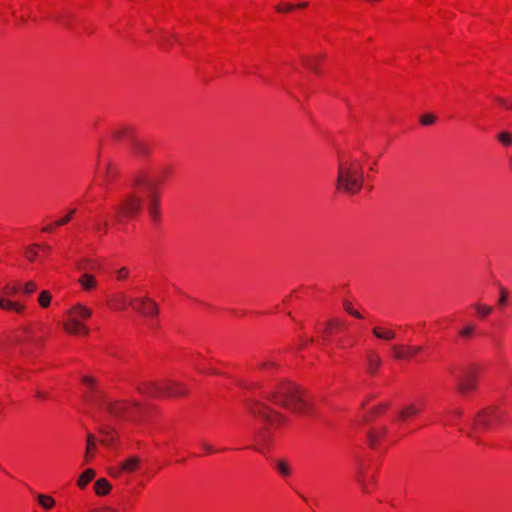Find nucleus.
Here are the masks:
<instances>
[{
  "label": "nucleus",
  "instance_id": "nucleus-1",
  "mask_svg": "<svg viewBox=\"0 0 512 512\" xmlns=\"http://www.w3.org/2000/svg\"><path fill=\"white\" fill-rule=\"evenodd\" d=\"M364 185V171L361 162L352 157L339 158L335 188L347 195L358 194Z\"/></svg>",
  "mask_w": 512,
  "mask_h": 512
},
{
  "label": "nucleus",
  "instance_id": "nucleus-2",
  "mask_svg": "<svg viewBox=\"0 0 512 512\" xmlns=\"http://www.w3.org/2000/svg\"><path fill=\"white\" fill-rule=\"evenodd\" d=\"M250 412L259 418L264 426L255 434V449L264 452L272 442L270 427L276 426L285 420L284 416L271 409L263 402H255L250 407Z\"/></svg>",
  "mask_w": 512,
  "mask_h": 512
},
{
  "label": "nucleus",
  "instance_id": "nucleus-3",
  "mask_svg": "<svg viewBox=\"0 0 512 512\" xmlns=\"http://www.w3.org/2000/svg\"><path fill=\"white\" fill-rule=\"evenodd\" d=\"M269 399L276 405L298 414H308L310 404L304 398L303 391L293 383H285L272 392Z\"/></svg>",
  "mask_w": 512,
  "mask_h": 512
},
{
  "label": "nucleus",
  "instance_id": "nucleus-4",
  "mask_svg": "<svg viewBox=\"0 0 512 512\" xmlns=\"http://www.w3.org/2000/svg\"><path fill=\"white\" fill-rule=\"evenodd\" d=\"M136 389L138 392L153 398L180 397L187 393V388L184 384L172 380L142 382L136 386Z\"/></svg>",
  "mask_w": 512,
  "mask_h": 512
},
{
  "label": "nucleus",
  "instance_id": "nucleus-5",
  "mask_svg": "<svg viewBox=\"0 0 512 512\" xmlns=\"http://www.w3.org/2000/svg\"><path fill=\"white\" fill-rule=\"evenodd\" d=\"M504 417L505 413L501 409L497 407H487L476 414L471 424V431L468 435L476 439L478 433L493 428L498 423H501Z\"/></svg>",
  "mask_w": 512,
  "mask_h": 512
},
{
  "label": "nucleus",
  "instance_id": "nucleus-6",
  "mask_svg": "<svg viewBox=\"0 0 512 512\" xmlns=\"http://www.w3.org/2000/svg\"><path fill=\"white\" fill-rule=\"evenodd\" d=\"M92 311L82 305L76 304L67 311V319L63 323L64 330L72 335H87L89 328L82 322V320L90 318Z\"/></svg>",
  "mask_w": 512,
  "mask_h": 512
},
{
  "label": "nucleus",
  "instance_id": "nucleus-7",
  "mask_svg": "<svg viewBox=\"0 0 512 512\" xmlns=\"http://www.w3.org/2000/svg\"><path fill=\"white\" fill-rule=\"evenodd\" d=\"M135 186L144 185L147 191V212L154 223H159L161 219L160 194L155 184L141 176H137L134 181Z\"/></svg>",
  "mask_w": 512,
  "mask_h": 512
},
{
  "label": "nucleus",
  "instance_id": "nucleus-8",
  "mask_svg": "<svg viewBox=\"0 0 512 512\" xmlns=\"http://www.w3.org/2000/svg\"><path fill=\"white\" fill-rule=\"evenodd\" d=\"M141 209L142 198L135 193H129L116 207V221L122 223L125 219H132L141 212Z\"/></svg>",
  "mask_w": 512,
  "mask_h": 512
},
{
  "label": "nucleus",
  "instance_id": "nucleus-9",
  "mask_svg": "<svg viewBox=\"0 0 512 512\" xmlns=\"http://www.w3.org/2000/svg\"><path fill=\"white\" fill-rule=\"evenodd\" d=\"M477 381V371L474 367L463 368L457 376L456 389L461 395L466 396L469 392L476 390Z\"/></svg>",
  "mask_w": 512,
  "mask_h": 512
},
{
  "label": "nucleus",
  "instance_id": "nucleus-10",
  "mask_svg": "<svg viewBox=\"0 0 512 512\" xmlns=\"http://www.w3.org/2000/svg\"><path fill=\"white\" fill-rule=\"evenodd\" d=\"M130 305L145 317H153L158 314V306L148 297L132 298Z\"/></svg>",
  "mask_w": 512,
  "mask_h": 512
},
{
  "label": "nucleus",
  "instance_id": "nucleus-11",
  "mask_svg": "<svg viewBox=\"0 0 512 512\" xmlns=\"http://www.w3.org/2000/svg\"><path fill=\"white\" fill-rule=\"evenodd\" d=\"M140 458L137 456H131L125 461L121 462L118 468L110 469V475L118 477L122 472L132 473L140 466Z\"/></svg>",
  "mask_w": 512,
  "mask_h": 512
},
{
  "label": "nucleus",
  "instance_id": "nucleus-12",
  "mask_svg": "<svg viewBox=\"0 0 512 512\" xmlns=\"http://www.w3.org/2000/svg\"><path fill=\"white\" fill-rule=\"evenodd\" d=\"M391 348L394 358L397 360L411 359L422 351L421 346H410L407 349H403L401 346L393 345Z\"/></svg>",
  "mask_w": 512,
  "mask_h": 512
},
{
  "label": "nucleus",
  "instance_id": "nucleus-13",
  "mask_svg": "<svg viewBox=\"0 0 512 512\" xmlns=\"http://www.w3.org/2000/svg\"><path fill=\"white\" fill-rule=\"evenodd\" d=\"M103 404L105 405L110 414L117 417L123 415L129 409L130 406L137 407L139 405L137 402L125 403L122 401L104 402Z\"/></svg>",
  "mask_w": 512,
  "mask_h": 512
},
{
  "label": "nucleus",
  "instance_id": "nucleus-14",
  "mask_svg": "<svg viewBox=\"0 0 512 512\" xmlns=\"http://www.w3.org/2000/svg\"><path fill=\"white\" fill-rule=\"evenodd\" d=\"M39 250H51V246L46 243H33L24 250V256L29 262H34L39 258Z\"/></svg>",
  "mask_w": 512,
  "mask_h": 512
},
{
  "label": "nucleus",
  "instance_id": "nucleus-15",
  "mask_svg": "<svg viewBox=\"0 0 512 512\" xmlns=\"http://www.w3.org/2000/svg\"><path fill=\"white\" fill-rule=\"evenodd\" d=\"M131 152L135 155V156H139V157H145L149 154L150 152V149L148 147V145L138 139H136L135 137H132V140H131Z\"/></svg>",
  "mask_w": 512,
  "mask_h": 512
},
{
  "label": "nucleus",
  "instance_id": "nucleus-16",
  "mask_svg": "<svg viewBox=\"0 0 512 512\" xmlns=\"http://www.w3.org/2000/svg\"><path fill=\"white\" fill-rule=\"evenodd\" d=\"M96 441H97V439L93 434H91V433L87 434L86 450H85V454H84V462L85 463L90 462V460L92 459L93 454L96 450Z\"/></svg>",
  "mask_w": 512,
  "mask_h": 512
},
{
  "label": "nucleus",
  "instance_id": "nucleus-17",
  "mask_svg": "<svg viewBox=\"0 0 512 512\" xmlns=\"http://www.w3.org/2000/svg\"><path fill=\"white\" fill-rule=\"evenodd\" d=\"M422 409V404H414L411 403L409 405H406L400 412H399V418L401 420H407L408 418L417 415Z\"/></svg>",
  "mask_w": 512,
  "mask_h": 512
},
{
  "label": "nucleus",
  "instance_id": "nucleus-18",
  "mask_svg": "<svg viewBox=\"0 0 512 512\" xmlns=\"http://www.w3.org/2000/svg\"><path fill=\"white\" fill-rule=\"evenodd\" d=\"M382 360L380 356L375 352H369L367 354V369L370 374H374L380 367Z\"/></svg>",
  "mask_w": 512,
  "mask_h": 512
},
{
  "label": "nucleus",
  "instance_id": "nucleus-19",
  "mask_svg": "<svg viewBox=\"0 0 512 512\" xmlns=\"http://www.w3.org/2000/svg\"><path fill=\"white\" fill-rule=\"evenodd\" d=\"M111 489V484L105 478L98 479L94 484L95 493L99 496L107 495Z\"/></svg>",
  "mask_w": 512,
  "mask_h": 512
},
{
  "label": "nucleus",
  "instance_id": "nucleus-20",
  "mask_svg": "<svg viewBox=\"0 0 512 512\" xmlns=\"http://www.w3.org/2000/svg\"><path fill=\"white\" fill-rule=\"evenodd\" d=\"M372 333L375 337L386 341L392 340L396 336L394 331L389 329H383L381 327L373 328Z\"/></svg>",
  "mask_w": 512,
  "mask_h": 512
},
{
  "label": "nucleus",
  "instance_id": "nucleus-21",
  "mask_svg": "<svg viewBox=\"0 0 512 512\" xmlns=\"http://www.w3.org/2000/svg\"><path fill=\"white\" fill-rule=\"evenodd\" d=\"M84 290H91L96 286V279L93 275L84 273L78 280Z\"/></svg>",
  "mask_w": 512,
  "mask_h": 512
},
{
  "label": "nucleus",
  "instance_id": "nucleus-22",
  "mask_svg": "<svg viewBox=\"0 0 512 512\" xmlns=\"http://www.w3.org/2000/svg\"><path fill=\"white\" fill-rule=\"evenodd\" d=\"M100 434L103 435V438L101 439V443L107 446H111L115 441V436L112 430L109 427L101 426L99 428Z\"/></svg>",
  "mask_w": 512,
  "mask_h": 512
},
{
  "label": "nucleus",
  "instance_id": "nucleus-23",
  "mask_svg": "<svg viewBox=\"0 0 512 512\" xmlns=\"http://www.w3.org/2000/svg\"><path fill=\"white\" fill-rule=\"evenodd\" d=\"M275 467L282 477H289L291 475V466L285 459L276 460Z\"/></svg>",
  "mask_w": 512,
  "mask_h": 512
},
{
  "label": "nucleus",
  "instance_id": "nucleus-24",
  "mask_svg": "<svg viewBox=\"0 0 512 512\" xmlns=\"http://www.w3.org/2000/svg\"><path fill=\"white\" fill-rule=\"evenodd\" d=\"M96 472L93 469H86L79 477L77 485L85 488L87 484L95 477Z\"/></svg>",
  "mask_w": 512,
  "mask_h": 512
},
{
  "label": "nucleus",
  "instance_id": "nucleus-25",
  "mask_svg": "<svg viewBox=\"0 0 512 512\" xmlns=\"http://www.w3.org/2000/svg\"><path fill=\"white\" fill-rule=\"evenodd\" d=\"M0 308L5 310H15L18 313H21L24 310V306L3 298H0Z\"/></svg>",
  "mask_w": 512,
  "mask_h": 512
},
{
  "label": "nucleus",
  "instance_id": "nucleus-26",
  "mask_svg": "<svg viewBox=\"0 0 512 512\" xmlns=\"http://www.w3.org/2000/svg\"><path fill=\"white\" fill-rule=\"evenodd\" d=\"M113 136L116 140H122L124 138H129L130 141L132 137H134L132 130L129 127H120L113 132Z\"/></svg>",
  "mask_w": 512,
  "mask_h": 512
},
{
  "label": "nucleus",
  "instance_id": "nucleus-27",
  "mask_svg": "<svg viewBox=\"0 0 512 512\" xmlns=\"http://www.w3.org/2000/svg\"><path fill=\"white\" fill-rule=\"evenodd\" d=\"M474 309L476 310V313L480 318H486L493 311V308L491 306L483 303H475Z\"/></svg>",
  "mask_w": 512,
  "mask_h": 512
},
{
  "label": "nucleus",
  "instance_id": "nucleus-28",
  "mask_svg": "<svg viewBox=\"0 0 512 512\" xmlns=\"http://www.w3.org/2000/svg\"><path fill=\"white\" fill-rule=\"evenodd\" d=\"M387 428L383 427L381 429H372L368 433L369 442L372 446L376 444V442L386 433Z\"/></svg>",
  "mask_w": 512,
  "mask_h": 512
},
{
  "label": "nucleus",
  "instance_id": "nucleus-29",
  "mask_svg": "<svg viewBox=\"0 0 512 512\" xmlns=\"http://www.w3.org/2000/svg\"><path fill=\"white\" fill-rule=\"evenodd\" d=\"M38 503L46 510L51 509L55 505V500L48 495L38 494L37 495Z\"/></svg>",
  "mask_w": 512,
  "mask_h": 512
},
{
  "label": "nucleus",
  "instance_id": "nucleus-30",
  "mask_svg": "<svg viewBox=\"0 0 512 512\" xmlns=\"http://www.w3.org/2000/svg\"><path fill=\"white\" fill-rule=\"evenodd\" d=\"M127 304H130V300L128 301L123 294L115 296V298L112 300V307L114 309L124 310Z\"/></svg>",
  "mask_w": 512,
  "mask_h": 512
},
{
  "label": "nucleus",
  "instance_id": "nucleus-31",
  "mask_svg": "<svg viewBox=\"0 0 512 512\" xmlns=\"http://www.w3.org/2000/svg\"><path fill=\"white\" fill-rule=\"evenodd\" d=\"M51 298H52V296H51L50 292L47 290H44L39 294L38 302L41 307L46 308L50 305Z\"/></svg>",
  "mask_w": 512,
  "mask_h": 512
},
{
  "label": "nucleus",
  "instance_id": "nucleus-32",
  "mask_svg": "<svg viewBox=\"0 0 512 512\" xmlns=\"http://www.w3.org/2000/svg\"><path fill=\"white\" fill-rule=\"evenodd\" d=\"M508 297H509L508 291L504 287L501 286L499 288L498 305L500 307L505 306L507 304V302H508Z\"/></svg>",
  "mask_w": 512,
  "mask_h": 512
},
{
  "label": "nucleus",
  "instance_id": "nucleus-33",
  "mask_svg": "<svg viewBox=\"0 0 512 512\" xmlns=\"http://www.w3.org/2000/svg\"><path fill=\"white\" fill-rule=\"evenodd\" d=\"M75 212H76V209H70L68 211V213L63 218H61V219H59V220H57L55 222V225L56 226H63L65 224H67L68 222H70L72 220L73 215L75 214Z\"/></svg>",
  "mask_w": 512,
  "mask_h": 512
},
{
  "label": "nucleus",
  "instance_id": "nucleus-34",
  "mask_svg": "<svg viewBox=\"0 0 512 512\" xmlns=\"http://www.w3.org/2000/svg\"><path fill=\"white\" fill-rule=\"evenodd\" d=\"M498 140L506 146L512 145V135L508 132H501L498 135Z\"/></svg>",
  "mask_w": 512,
  "mask_h": 512
},
{
  "label": "nucleus",
  "instance_id": "nucleus-35",
  "mask_svg": "<svg viewBox=\"0 0 512 512\" xmlns=\"http://www.w3.org/2000/svg\"><path fill=\"white\" fill-rule=\"evenodd\" d=\"M436 117L433 114H425L420 118L422 125L428 126L435 122Z\"/></svg>",
  "mask_w": 512,
  "mask_h": 512
},
{
  "label": "nucleus",
  "instance_id": "nucleus-36",
  "mask_svg": "<svg viewBox=\"0 0 512 512\" xmlns=\"http://www.w3.org/2000/svg\"><path fill=\"white\" fill-rule=\"evenodd\" d=\"M474 332V326L469 324L467 326H465L463 329L460 330V336L463 337V338H469L472 336Z\"/></svg>",
  "mask_w": 512,
  "mask_h": 512
},
{
  "label": "nucleus",
  "instance_id": "nucleus-37",
  "mask_svg": "<svg viewBox=\"0 0 512 512\" xmlns=\"http://www.w3.org/2000/svg\"><path fill=\"white\" fill-rule=\"evenodd\" d=\"M344 309H345V311H346L347 313H349L350 315H352V316H354V317H356V318H362V315H361L358 311H356V310H354V309L352 308V305H351V303H350V302H347V301H346V302H344Z\"/></svg>",
  "mask_w": 512,
  "mask_h": 512
},
{
  "label": "nucleus",
  "instance_id": "nucleus-38",
  "mask_svg": "<svg viewBox=\"0 0 512 512\" xmlns=\"http://www.w3.org/2000/svg\"><path fill=\"white\" fill-rule=\"evenodd\" d=\"M303 63L311 70L318 72L317 61L315 59L304 58Z\"/></svg>",
  "mask_w": 512,
  "mask_h": 512
},
{
  "label": "nucleus",
  "instance_id": "nucleus-39",
  "mask_svg": "<svg viewBox=\"0 0 512 512\" xmlns=\"http://www.w3.org/2000/svg\"><path fill=\"white\" fill-rule=\"evenodd\" d=\"M36 289H37L36 283H35V282H33V281H29V282H27V283L25 284L23 291H24V293H26V294H31V293H33L34 291H36Z\"/></svg>",
  "mask_w": 512,
  "mask_h": 512
},
{
  "label": "nucleus",
  "instance_id": "nucleus-40",
  "mask_svg": "<svg viewBox=\"0 0 512 512\" xmlns=\"http://www.w3.org/2000/svg\"><path fill=\"white\" fill-rule=\"evenodd\" d=\"M277 367V364L272 360H265L260 364L262 370H268Z\"/></svg>",
  "mask_w": 512,
  "mask_h": 512
},
{
  "label": "nucleus",
  "instance_id": "nucleus-41",
  "mask_svg": "<svg viewBox=\"0 0 512 512\" xmlns=\"http://www.w3.org/2000/svg\"><path fill=\"white\" fill-rule=\"evenodd\" d=\"M115 173H116V171H115L114 167L112 166V164L108 163L106 166V178L108 180H111L114 177Z\"/></svg>",
  "mask_w": 512,
  "mask_h": 512
},
{
  "label": "nucleus",
  "instance_id": "nucleus-42",
  "mask_svg": "<svg viewBox=\"0 0 512 512\" xmlns=\"http://www.w3.org/2000/svg\"><path fill=\"white\" fill-rule=\"evenodd\" d=\"M496 101L500 106H502L505 109H511V107H512V102H510L506 99L498 97V98H496Z\"/></svg>",
  "mask_w": 512,
  "mask_h": 512
},
{
  "label": "nucleus",
  "instance_id": "nucleus-43",
  "mask_svg": "<svg viewBox=\"0 0 512 512\" xmlns=\"http://www.w3.org/2000/svg\"><path fill=\"white\" fill-rule=\"evenodd\" d=\"M129 275V271L126 267H122L117 271L118 279H126Z\"/></svg>",
  "mask_w": 512,
  "mask_h": 512
},
{
  "label": "nucleus",
  "instance_id": "nucleus-44",
  "mask_svg": "<svg viewBox=\"0 0 512 512\" xmlns=\"http://www.w3.org/2000/svg\"><path fill=\"white\" fill-rule=\"evenodd\" d=\"M293 9H294V6L291 5V4H286L284 6H281V5L276 6V10L278 12H289V11H291Z\"/></svg>",
  "mask_w": 512,
  "mask_h": 512
},
{
  "label": "nucleus",
  "instance_id": "nucleus-45",
  "mask_svg": "<svg viewBox=\"0 0 512 512\" xmlns=\"http://www.w3.org/2000/svg\"><path fill=\"white\" fill-rule=\"evenodd\" d=\"M107 228H108V222L105 221L103 224L102 223H96L95 224V230L98 231V232H106L107 231Z\"/></svg>",
  "mask_w": 512,
  "mask_h": 512
},
{
  "label": "nucleus",
  "instance_id": "nucleus-46",
  "mask_svg": "<svg viewBox=\"0 0 512 512\" xmlns=\"http://www.w3.org/2000/svg\"><path fill=\"white\" fill-rule=\"evenodd\" d=\"M201 446L202 448L207 452V453H214L216 452V450L214 449L213 446H211L210 444H208L207 442L205 441H202L201 442Z\"/></svg>",
  "mask_w": 512,
  "mask_h": 512
},
{
  "label": "nucleus",
  "instance_id": "nucleus-47",
  "mask_svg": "<svg viewBox=\"0 0 512 512\" xmlns=\"http://www.w3.org/2000/svg\"><path fill=\"white\" fill-rule=\"evenodd\" d=\"M328 325L331 327L340 328V327H342L343 324L340 320L334 319V320L328 322Z\"/></svg>",
  "mask_w": 512,
  "mask_h": 512
},
{
  "label": "nucleus",
  "instance_id": "nucleus-48",
  "mask_svg": "<svg viewBox=\"0 0 512 512\" xmlns=\"http://www.w3.org/2000/svg\"><path fill=\"white\" fill-rule=\"evenodd\" d=\"M450 415L452 417L459 418V417H461L463 415V411L461 409L457 408V409L451 411Z\"/></svg>",
  "mask_w": 512,
  "mask_h": 512
},
{
  "label": "nucleus",
  "instance_id": "nucleus-49",
  "mask_svg": "<svg viewBox=\"0 0 512 512\" xmlns=\"http://www.w3.org/2000/svg\"><path fill=\"white\" fill-rule=\"evenodd\" d=\"M18 289L16 287H9L7 286L5 288V292L7 295H15L17 293Z\"/></svg>",
  "mask_w": 512,
  "mask_h": 512
},
{
  "label": "nucleus",
  "instance_id": "nucleus-50",
  "mask_svg": "<svg viewBox=\"0 0 512 512\" xmlns=\"http://www.w3.org/2000/svg\"><path fill=\"white\" fill-rule=\"evenodd\" d=\"M388 407H389V403H383V404L379 405L377 408H375L374 412L375 413H380V412L384 411Z\"/></svg>",
  "mask_w": 512,
  "mask_h": 512
},
{
  "label": "nucleus",
  "instance_id": "nucleus-51",
  "mask_svg": "<svg viewBox=\"0 0 512 512\" xmlns=\"http://www.w3.org/2000/svg\"><path fill=\"white\" fill-rule=\"evenodd\" d=\"M97 512H119L118 510H116L115 508H112V507H103L102 509L98 510Z\"/></svg>",
  "mask_w": 512,
  "mask_h": 512
},
{
  "label": "nucleus",
  "instance_id": "nucleus-52",
  "mask_svg": "<svg viewBox=\"0 0 512 512\" xmlns=\"http://www.w3.org/2000/svg\"><path fill=\"white\" fill-rule=\"evenodd\" d=\"M55 226H56L55 223L54 224H49V225L43 227L42 230L44 232H52Z\"/></svg>",
  "mask_w": 512,
  "mask_h": 512
},
{
  "label": "nucleus",
  "instance_id": "nucleus-53",
  "mask_svg": "<svg viewBox=\"0 0 512 512\" xmlns=\"http://www.w3.org/2000/svg\"><path fill=\"white\" fill-rule=\"evenodd\" d=\"M36 397L40 398V399H45L47 397V394L43 391H40V390H37L36 391Z\"/></svg>",
  "mask_w": 512,
  "mask_h": 512
},
{
  "label": "nucleus",
  "instance_id": "nucleus-54",
  "mask_svg": "<svg viewBox=\"0 0 512 512\" xmlns=\"http://www.w3.org/2000/svg\"><path fill=\"white\" fill-rule=\"evenodd\" d=\"M83 381H84V383H86L88 385H91L94 380L92 378L86 376V377L83 378Z\"/></svg>",
  "mask_w": 512,
  "mask_h": 512
},
{
  "label": "nucleus",
  "instance_id": "nucleus-55",
  "mask_svg": "<svg viewBox=\"0 0 512 512\" xmlns=\"http://www.w3.org/2000/svg\"><path fill=\"white\" fill-rule=\"evenodd\" d=\"M331 328H332V327H331V326H329V325L327 324V327H326V329H325V335H324V338H325V337L330 333Z\"/></svg>",
  "mask_w": 512,
  "mask_h": 512
},
{
  "label": "nucleus",
  "instance_id": "nucleus-56",
  "mask_svg": "<svg viewBox=\"0 0 512 512\" xmlns=\"http://www.w3.org/2000/svg\"><path fill=\"white\" fill-rule=\"evenodd\" d=\"M307 5H308V3H307V2H302V3H299V4L297 5V7H299V8H305V7H307Z\"/></svg>",
  "mask_w": 512,
  "mask_h": 512
},
{
  "label": "nucleus",
  "instance_id": "nucleus-57",
  "mask_svg": "<svg viewBox=\"0 0 512 512\" xmlns=\"http://www.w3.org/2000/svg\"><path fill=\"white\" fill-rule=\"evenodd\" d=\"M307 342H308V343H312V342H313V338H309V339H307Z\"/></svg>",
  "mask_w": 512,
  "mask_h": 512
},
{
  "label": "nucleus",
  "instance_id": "nucleus-58",
  "mask_svg": "<svg viewBox=\"0 0 512 512\" xmlns=\"http://www.w3.org/2000/svg\"><path fill=\"white\" fill-rule=\"evenodd\" d=\"M45 254H48L51 250H42Z\"/></svg>",
  "mask_w": 512,
  "mask_h": 512
}]
</instances>
